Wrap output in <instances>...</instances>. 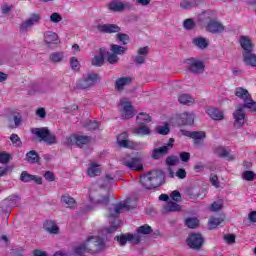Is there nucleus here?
I'll return each instance as SVG.
<instances>
[{"instance_id":"nucleus-63","label":"nucleus","mask_w":256,"mask_h":256,"mask_svg":"<svg viewBox=\"0 0 256 256\" xmlns=\"http://www.w3.org/2000/svg\"><path fill=\"white\" fill-rule=\"evenodd\" d=\"M170 197H171L172 201H176V203L181 201V193L179 191H177V190H174L170 194Z\"/></svg>"},{"instance_id":"nucleus-35","label":"nucleus","mask_w":256,"mask_h":256,"mask_svg":"<svg viewBox=\"0 0 256 256\" xmlns=\"http://www.w3.org/2000/svg\"><path fill=\"white\" fill-rule=\"evenodd\" d=\"M129 83H131V77L118 78L115 82V89H117V91H123Z\"/></svg>"},{"instance_id":"nucleus-42","label":"nucleus","mask_w":256,"mask_h":256,"mask_svg":"<svg viewBox=\"0 0 256 256\" xmlns=\"http://www.w3.org/2000/svg\"><path fill=\"white\" fill-rule=\"evenodd\" d=\"M140 183L143 185L144 189H153L151 175H149V173L140 177Z\"/></svg>"},{"instance_id":"nucleus-8","label":"nucleus","mask_w":256,"mask_h":256,"mask_svg":"<svg viewBox=\"0 0 256 256\" xmlns=\"http://www.w3.org/2000/svg\"><path fill=\"white\" fill-rule=\"evenodd\" d=\"M119 111L122 119H132V117L135 116L133 105H131V102L125 98L120 100Z\"/></svg>"},{"instance_id":"nucleus-54","label":"nucleus","mask_w":256,"mask_h":256,"mask_svg":"<svg viewBox=\"0 0 256 256\" xmlns=\"http://www.w3.org/2000/svg\"><path fill=\"white\" fill-rule=\"evenodd\" d=\"M10 141L13 147H23V142L21 141V138H19V135L17 134H11Z\"/></svg>"},{"instance_id":"nucleus-38","label":"nucleus","mask_w":256,"mask_h":256,"mask_svg":"<svg viewBox=\"0 0 256 256\" xmlns=\"http://www.w3.org/2000/svg\"><path fill=\"white\" fill-rule=\"evenodd\" d=\"M236 97H239V99H242L244 103L251 97V94H249V91L243 87H238L235 90Z\"/></svg>"},{"instance_id":"nucleus-28","label":"nucleus","mask_w":256,"mask_h":256,"mask_svg":"<svg viewBox=\"0 0 256 256\" xmlns=\"http://www.w3.org/2000/svg\"><path fill=\"white\" fill-rule=\"evenodd\" d=\"M207 114L214 121H223L225 119V116L223 115V111L219 110L218 108H209L207 110Z\"/></svg>"},{"instance_id":"nucleus-13","label":"nucleus","mask_w":256,"mask_h":256,"mask_svg":"<svg viewBox=\"0 0 256 256\" xmlns=\"http://www.w3.org/2000/svg\"><path fill=\"white\" fill-rule=\"evenodd\" d=\"M174 145L175 139L170 138L168 143H166L164 146L152 150V159H161L163 155H167V153L173 149Z\"/></svg>"},{"instance_id":"nucleus-12","label":"nucleus","mask_w":256,"mask_h":256,"mask_svg":"<svg viewBox=\"0 0 256 256\" xmlns=\"http://www.w3.org/2000/svg\"><path fill=\"white\" fill-rule=\"evenodd\" d=\"M205 239L200 233H193L190 234L189 237L186 240V243L190 249H193L194 251H199L201 247H203Z\"/></svg>"},{"instance_id":"nucleus-33","label":"nucleus","mask_w":256,"mask_h":256,"mask_svg":"<svg viewBox=\"0 0 256 256\" xmlns=\"http://www.w3.org/2000/svg\"><path fill=\"white\" fill-rule=\"evenodd\" d=\"M74 253L75 255H78V256H83L85 255V253L91 254V250H89V246L86 240L74 248Z\"/></svg>"},{"instance_id":"nucleus-60","label":"nucleus","mask_w":256,"mask_h":256,"mask_svg":"<svg viewBox=\"0 0 256 256\" xmlns=\"http://www.w3.org/2000/svg\"><path fill=\"white\" fill-rule=\"evenodd\" d=\"M177 163H179V157L177 156L172 155L166 158V165L173 166L177 165Z\"/></svg>"},{"instance_id":"nucleus-14","label":"nucleus","mask_w":256,"mask_h":256,"mask_svg":"<svg viewBox=\"0 0 256 256\" xmlns=\"http://www.w3.org/2000/svg\"><path fill=\"white\" fill-rule=\"evenodd\" d=\"M115 239L121 247H125V245H127V241H129V243H133L134 245L139 244L141 242V235L122 234L120 236H116Z\"/></svg>"},{"instance_id":"nucleus-3","label":"nucleus","mask_w":256,"mask_h":256,"mask_svg":"<svg viewBox=\"0 0 256 256\" xmlns=\"http://www.w3.org/2000/svg\"><path fill=\"white\" fill-rule=\"evenodd\" d=\"M33 135H36L40 141H44L46 145H56L57 136L51 134L47 128H33L31 130Z\"/></svg>"},{"instance_id":"nucleus-15","label":"nucleus","mask_w":256,"mask_h":256,"mask_svg":"<svg viewBox=\"0 0 256 256\" xmlns=\"http://www.w3.org/2000/svg\"><path fill=\"white\" fill-rule=\"evenodd\" d=\"M234 127L236 129H241L245 125V109L240 104L236 107V110L233 113Z\"/></svg>"},{"instance_id":"nucleus-7","label":"nucleus","mask_w":256,"mask_h":256,"mask_svg":"<svg viewBox=\"0 0 256 256\" xmlns=\"http://www.w3.org/2000/svg\"><path fill=\"white\" fill-rule=\"evenodd\" d=\"M107 9L112 13H123V11H131L133 4L127 1L115 0L107 4Z\"/></svg>"},{"instance_id":"nucleus-29","label":"nucleus","mask_w":256,"mask_h":256,"mask_svg":"<svg viewBox=\"0 0 256 256\" xmlns=\"http://www.w3.org/2000/svg\"><path fill=\"white\" fill-rule=\"evenodd\" d=\"M135 135H138L140 137H145L147 135H151L152 131L149 126L144 124H138V127L134 128Z\"/></svg>"},{"instance_id":"nucleus-2","label":"nucleus","mask_w":256,"mask_h":256,"mask_svg":"<svg viewBox=\"0 0 256 256\" xmlns=\"http://www.w3.org/2000/svg\"><path fill=\"white\" fill-rule=\"evenodd\" d=\"M137 207V201H132L131 198H128L125 203L115 204L109 208V217L115 219V217H119L121 213H123L124 209L127 211L131 209H135Z\"/></svg>"},{"instance_id":"nucleus-4","label":"nucleus","mask_w":256,"mask_h":256,"mask_svg":"<svg viewBox=\"0 0 256 256\" xmlns=\"http://www.w3.org/2000/svg\"><path fill=\"white\" fill-rule=\"evenodd\" d=\"M101 81L99 74L89 73L83 76L78 82L76 87L78 89H91V87L97 85Z\"/></svg>"},{"instance_id":"nucleus-17","label":"nucleus","mask_w":256,"mask_h":256,"mask_svg":"<svg viewBox=\"0 0 256 256\" xmlns=\"http://www.w3.org/2000/svg\"><path fill=\"white\" fill-rule=\"evenodd\" d=\"M20 201L21 197H19V195H10L8 198L3 200L1 207L2 209H6V211L9 212L11 211L12 207H17Z\"/></svg>"},{"instance_id":"nucleus-62","label":"nucleus","mask_w":256,"mask_h":256,"mask_svg":"<svg viewBox=\"0 0 256 256\" xmlns=\"http://www.w3.org/2000/svg\"><path fill=\"white\" fill-rule=\"evenodd\" d=\"M224 241L228 245H233V243H235V235L234 234H226V235H224Z\"/></svg>"},{"instance_id":"nucleus-53","label":"nucleus","mask_w":256,"mask_h":256,"mask_svg":"<svg viewBox=\"0 0 256 256\" xmlns=\"http://www.w3.org/2000/svg\"><path fill=\"white\" fill-rule=\"evenodd\" d=\"M185 225L188 226L189 229H196V227H199V219L195 217L187 218Z\"/></svg>"},{"instance_id":"nucleus-18","label":"nucleus","mask_w":256,"mask_h":256,"mask_svg":"<svg viewBox=\"0 0 256 256\" xmlns=\"http://www.w3.org/2000/svg\"><path fill=\"white\" fill-rule=\"evenodd\" d=\"M147 55H149V47L145 46L139 48L137 50V54L133 56L132 59L134 63H136V65H143V63H145V61L147 60Z\"/></svg>"},{"instance_id":"nucleus-32","label":"nucleus","mask_w":256,"mask_h":256,"mask_svg":"<svg viewBox=\"0 0 256 256\" xmlns=\"http://www.w3.org/2000/svg\"><path fill=\"white\" fill-rule=\"evenodd\" d=\"M215 153H216V155H218V157H223L224 159H227L228 161H233V159H235V155L231 154L224 147H217L215 149Z\"/></svg>"},{"instance_id":"nucleus-61","label":"nucleus","mask_w":256,"mask_h":256,"mask_svg":"<svg viewBox=\"0 0 256 256\" xmlns=\"http://www.w3.org/2000/svg\"><path fill=\"white\" fill-rule=\"evenodd\" d=\"M245 181H253L255 179V173L253 171H245L243 173Z\"/></svg>"},{"instance_id":"nucleus-57","label":"nucleus","mask_w":256,"mask_h":256,"mask_svg":"<svg viewBox=\"0 0 256 256\" xmlns=\"http://www.w3.org/2000/svg\"><path fill=\"white\" fill-rule=\"evenodd\" d=\"M156 131L159 135H169V126L166 124L164 126H158Z\"/></svg>"},{"instance_id":"nucleus-23","label":"nucleus","mask_w":256,"mask_h":256,"mask_svg":"<svg viewBox=\"0 0 256 256\" xmlns=\"http://www.w3.org/2000/svg\"><path fill=\"white\" fill-rule=\"evenodd\" d=\"M20 180L23 183H30V181H35V183H37V185H41L43 183V179L41 177L31 175V174L27 173V171H23L21 173Z\"/></svg>"},{"instance_id":"nucleus-59","label":"nucleus","mask_w":256,"mask_h":256,"mask_svg":"<svg viewBox=\"0 0 256 256\" xmlns=\"http://www.w3.org/2000/svg\"><path fill=\"white\" fill-rule=\"evenodd\" d=\"M70 66L73 71H79L81 64L79 63V60H77V58L73 57L70 60Z\"/></svg>"},{"instance_id":"nucleus-31","label":"nucleus","mask_w":256,"mask_h":256,"mask_svg":"<svg viewBox=\"0 0 256 256\" xmlns=\"http://www.w3.org/2000/svg\"><path fill=\"white\" fill-rule=\"evenodd\" d=\"M240 45L243 49V53L253 51V43L251 42V39H249V37L247 36L240 37Z\"/></svg>"},{"instance_id":"nucleus-6","label":"nucleus","mask_w":256,"mask_h":256,"mask_svg":"<svg viewBox=\"0 0 256 256\" xmlns=\"http://www.w3.org/2000/svg\"><path fill=\"white\" fill-rule=\"evenodd\" d=\"M39 23H41V14H31L29 18L21 22L19 31L20 33H28V31L33 29L34 25H39Z\"/></svg>"},{"instance_id":"nucleus-39","label":"nucleus","mask_w":256,"mask_h":256,"mask_svg":"<svg viewBox=\"0 0 256 256\" xmlns=\"http://www.w3.org/2000/svg\"><path fill=\"white\" fill-rule=\"evenodd\" d=\"M137 125H146V123H151V116L147 113H139L136 117Z\"/></svg>"},{"instance_id":"nucleus-46","label":"nucleus","mask_w":256,"mask_h":256,"mask_svg":"<svg viewBox=\"0 0 256 256\" xmlns=\"http://www.w3.org/2000/svg\"><path fill=\"white\" fill-rule=\"evenodd\" d=\"M243 109H250L252 113H256V102L251 99V96L244 102V104H240Z\"/></svg>"},{"instance_id":"nucleus-34","label":"nucleus","mask_w":256,"mask_h":256,"mask_svg":"<svg viewBox=\"0 0 256 256\" xmlns=\"http://www.w3.org/2000/svg\"><path fill=\"white\" fill-rule=\"evenodd\" d=\"M61 203H63L68 209H75L77 207V201H75V198L69 195H63L61 198Z\"/></svg>"},{"instance_id":"nucleus-1","label":"nucleus","mask_w":256,"mask_h":256,"mask_svg":"<svg viewBox=\"0 0 256 256\" xmlns=\"http://www.w3.org/2000/svg\"><path fill=\"white\" fill-rule=\"evenodd\" d=\"M98 185L100 187L99 190H90V200L92 201V203H103L107 205V203H109V195L106 194L102 196V193L103 189H107L108 187H111V185H113V177L107 174L105 178L98 183Z\"/></svg>"},{"instance_id":"nucleus-22","label":"nucleus","mask_w":256,"mask_h":256,"mask_svg":"<svg viewBox=\"0 0 256 256\" xmlns=\"http://www.w3.org/2000/svg\"><path fill=\"white\" fill-rule=\"evenodd\" d=\"M206 29L209 31V33H223V31H225V26H223L221 22L211 20L207 24Z\"/></svg>"},{"instance_id":"nucleus-58","label":"nucleus","mask_w":256,"mask_h":256,"mask_svg":"<svg viewBox=\"0 0 256 256\" xmlns=\"http://www.w3.org/2000/svg\"><path fill=\"white\" fill-rule=\"evenodd\" d=\"M184 29H187L188 31H191V29H195V22L193 19H186L183 23Z\"/></svg>"},{"instance_id":"nucleus-27","label":"nucleus","mask_w":256,"mask_h":256,"mask_svg":"<svg viewBox=\"0 0 256 256\" xmlns=\"http://www.w3.org/2000/svg\"><path fill=\"white\" fill-rule=\"evenodd\" d=\"M105 53H107V50L105 48H100L99 55L94 56L92 59V65H94V67L103 66V63H105Z\"/></svg>"},{"instance_id":"nucleus-36","label":"nucleus","mask_w":256,"mask_h":256,"mask_svg":"<svg viewBox=\"0 0 256 256\" xmlns=\"http://www.w3.org/2000/svg\"><path fill=\"white\" fill-rule=\"evenodd\" d=\"M44 228L48 233H51L52 235L59 234V226L53 221H46Z\"/></svg>"},{"instance_id":"nucleus-25","label":"nucleus","mask_w":256,"mask_h":256,"mask_svg":"<svg viewBox=\"0 0 256 256\" xmlns=\"http://www.w3.org/2000/svg\"><path fill=\"white\" fill-rule=\"evenodd\" d=\"M180 125H193L195 122V115L193 113L184 112L180 114L179 121Z\"/></svg>"},{"instance_id":"nucleus-5","label":"nucleus","mask_w":256,"mask_h":256,"mask_svg":"<svg viewBox=\"0 0 256 256\" xmlns=\"http://www.w3.org/2000/svg\"><path fill=\"white\" fill-rule=\"evenodd\" d=\"M85 241L91 255L99 253V251L105 249V240L100 236H88Z\"/></svg>"},{"instance_id":"nucleus-51","label":"nucleus","mask_w":256,"mask_h":256,"mask_svg":"<svg viewBox=\"0 0 256 256\" xmlns=\"http://www.w3.org/2000/svg\"><path fill=\"white\" fill-rule=\"evenodd\" d=\"M222 223H223V219L219 217H213V218H210L208 227L209 229H217V227H219V225H221Z\"/></svg>"},{"instance_id":"nucleus-47","label":"nucleus","mask_w":256,"mask_h":256,"mask_svg":"<svg viewBox=\"0 0 256 256\" xmlns=\"http://www.w3.org/2000/svg\"><path fill=\"white\" fill-rule=\"evenodd\" d=\"M164 210H166L169 213L175 212V211H181V205L173 201H168L166 206L164 207Z\"/></svg>"},{"instance_id":"nucleus-52","label":"nucleus","mask_w":256,"mask_h":256,"mask_svg":"<svg viewBox=\"0 0 256 256\" xmlns=\"http://www.w3.org/2000/svg\"><path fill=\"white\" fill-rule=\"evenodd\" d=\"M152 232H153V229L151 228V226L145 224V225L140 226L137 229L136 235H149Z\"/></svg>"},{"instance_id":"nucleus-40","label":"nucleus","mask_w":256,"mask_h":256,"mask_svg":"<svg viewBox=\"0 0 256 256\" xmlns=\"http://www.w3.org/2000/svg\"><path fill=\"white\" fill-rule=\"evenodd\" d=\"M88 177H97L101 175V167L95 163H92L87 170Z\"/></svg>"},{"instance_id":"nucleus-26","label":"nucleus","mask_w":256,"mask_h":256,"mask_svg":"<svg viewBox=\"0 0 256 256\" xmlns=\"http://www.w3.org/2000/svg\"><path fill=\"white\" fill-rule=\"evenodd\" d=\"M188 137L193 139L196 147L203 145V139H205V132H189Z\"/></svg>"},{"instance_id":"nucleus-56","label":"nucleus","mask_w":256,"mask_h":256,"mask_svg":"<svg viewBox=\"0 0 256 256\" xmlns=\"http://www.w3.org/2000/svg\"><path fill=\"white\" fill-rule=\"evenodd\" d=\"M50 21L51 23H61V21H63V17H61V14L54 12L50 15Z\"/></svg>"},{"instance_id":"nucleus-49","label":"nucleus","mask_w":256,"mask_h":256,"mask_svg":"<svg viewBox=\"0 0 256 256\" xmlns=\"http://www.w3.org/2000/svg\"><path fill=\"white\" fill-rule=\"evenodd\" d=\"M65 58V54L63 52H53L50 54V61L52 63H61Z\"/></svg>"},{"instance_id":"nucleus-45","label":"nucleus","mask_w":256,"mask_h":256,"mask_svg":"<svg viewBox=\"0 0 256 256\" xmlns=\"http://www.w3.org/2000/svg\"><path fill=\"white\" fill-rule=\"evenodd\" d=\"M119 225H121V221L114 219L111 222L110 227L104 229V233H106V235H111V233H115V231H117V229H119Z\"/></svg>"},{"instance_id":"nucleus-30","label":"nucleus","mask_w":256,"mask_h":256,"mask_svg":"<svg viewBox=\"0 0 256 256\" xmlns=\"http://www.w3.org/2000/svg\"><path fill=\"white\" fill-rule=\"evenodd\" d=\"M242 55L244 63L250 65V67H256V55L253 53V51L243 52Z\"/></svg>"},{"instance_id":"nucleus-44","label":"nucleus","mask_w":256,"mask_h":256,"mask_svg":"<svg viewBox=\"0 0 256 256\" xmlns=\"http://www.w3.org/2000/svg\"><path fill=\"white\" fill-rule=\"evenodd\" d=\"M39 159H40L39 158V154L35 150L29 151L26 154V161L28 163L35 164V163H37L39 161Z\"/></svg>"},{"instance_id":"nucleus-19","label":"nucleus","mask_w":256,"mask_h":256,"mask_svg":"<svg viewBox=\"0 0 256 256\" xmlns=\"http://www.w3.org/2000/svg\"><path fill=\"white\" fill-rule=\"evenodd\" d=\"M69 141L71 145H77V147H83V145H87L91 141L89 136H83L81 134H73L69 137Z\"/></svg>"},{"instance_id":"nucleus-16","label":"nucleus","mask_w":256,"mask_h":256,"mask_svg":"<svg viewBox=\"0 0 256 256\" xmlns=\"http://www.w3.org/2000/svg\"><path fill=\"white\" fill-rule=\"evenodd\" d=\"M187 65L190 73L199 75L200 73H203V71H205V64L199 59L189 58L187 60Z\"/></svg>"},{"instance_id":"nucleus-24","label":"nucleus","mask_w":256,"mask_h":256,"mask_svg":"<svg viewBox=\"0 0 256 256\" xmlns=\"http://www.w3.org/2000/svg\"><path fill=\"white\" fill-rule=\"evenodd\" d=\"M44 41L48 47H51V45H57L59 42V35L53 31H47L44 34Z\"/></svg>"},{"instance_id":"nucleus-20","label":"nucleus","mask_w":256,"mask_h":256,"mask_svg":"<svg viewBox=\"0 0 256 256\" xmlns=\"http://www.w3.org/2000/svg\"><path fill=\"white\" fill-rule=\"evenodd\" d=\"M96 29L99 33H119L121 31V27L117 24H98Z\"/></svg>"},{"instance_id":"nucleus-50","label":"nucleus","mask_w":256,"mask_h":256,"mask_svg":"<svg viewBox=\"0 0 256 256\" xmlns=\"http://www.w3.org/2000/svg\"><path fill=\"white\" fill-rule=\"evenodd\" d=\"M106 61H108L110 65H116V63H119V56L111 51L107 52Z\"/></svg>"},{"instance_id":"nucleus-55","label":"nucleus","mask_w":256,"mask_h":256,"mask_svg":"<svg viewBox=\"0 0 256 256\" xmlns=\"http://www.w3.org/2000/svg\"><path fill=\"white\" fill-rule=\"evenodd\" d=\"M116 39L121 43V45H127L129 43V35L125 33L116 34Z\"/></svg>"},{"instance_id":"nucleus-10","label":"nucleus","mask_w":256,"mask_h":256,"mask_svg":"<svg viewBox=\"0 0 256 256\" xmlns=\"http://www.w3.org/2000/svg\"><path fill=\"white\" fill-rule=\"evenodd\" d=\"M123 165L132 171H143V158L141 156L124 158Z\"/></svg>"},{"instance_id":"nucleus-48","label":"nucleus","mask_w":256,"mask_h":256,"mask_svg":"<svg viewBox=\"0 0 256 256\" xmlns=\"http://www.w3.org/2000/svg\"><path fill=\"white\" fill-rule=\"evenodd\" d=\"M110 51L116 55H125L127 52V47L119 46L117 44H112L110 46Z\"/></svg>"},{"instance_id":"nucleus-37","label":"nucleus","mask_w":256,"mask_h":256,"mask_svg":"<svg viewBox=\"0 0 256 256\" xmlns=\"http://www.w3.org/2000/svg\"><path fill=\"white\" fill-rule=\"evenodd\" d=\"M192 43L198 49H207V47L209 46V42H207V39L203 37L193 38Z\"/></svg>"},{"instance_id":"nucleus-41","label":"nucleus","mask_w":256,"mask_h":256,"mask_svg":"<svg viewBox=\"0 0 256 256\" xmlns=\"http://www.w3.org/2000/svg\"><path fill=\"white\" fill-rule=\"evenodd\" d=\"M199 4V0H181L180 7L181 9H193V7H197Z\"/></svg>"},{"instance_id":"nucleus-64","label":"nucleus","mask_w":256,"mask_h":256,"mask_svg":"<svg viewBox=\"0 0 256 256\" xmlns=\"http://www.w3.org/2000/svg\"><path fill=\"white\" fill-rule=\"evenodd\" d=\"M77 109H79V106H77L76 104H72L70 106L65 107L63 111L64 113H75Z\"/></svg>"},{"instance_id":"nucleus-9","label":"nucleus","mask_w":256,"mask_h":256,"mask_svg":"<svg viewBox=\"0 0 256 256\" xmlns=\"http://www.w3.org/2000/svg\"><path fill=\"white\" fill-rule=\"evenodd\" d=\"M117 143L119 147H123L124 149H141V143L129 140V134L127 132H123L117 137Z\"/></svg>"},{"instance_id":"nucleus-11","label":"nucleus","mask_w":256,"mask_h":256,"mask_svg":"<svg viewBox=\"0 0 256 256\" xmlns=\"http://www.w3.org/2000/svg\"><path fill=\"white\" fill-rule=\"evenodd\" d=\"M6 120L9 129H17V127H20L21 123H23V118L21 117V114L13 110L7 112Z\"/></svg>"},{"instance_id":"nucleus-43","label":"nucleus","mask_w":256,"mask_h":256,"mask_svg":"<svg viewBox=\"0 0 256 256\" xmlns=\"http://www.w3.org/2000/svg\"><path fill=\"white\" fill-rule=\"evenodd\" d=\"M178 101L181 105H193L195 103V100L189 94H181L178 97Z\"/></svg>"},{"instance_id":"nucleus-21","label":"nucleus","mask_w":256,"mask_h":256,"mask_svg":"<svg viewBox=\"0 0 256 256\" xmlns=\"http://www.w3.org/2000/svg\"><path fill=\"white\" fill-rule=\"evenodd\" d=\"M148 174L150 175V180L152 182V189L159 187V185L163 183V179H165V176L161 171L150 172Z\"/></svg>"}]
</instances>
